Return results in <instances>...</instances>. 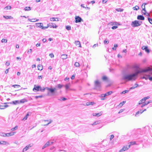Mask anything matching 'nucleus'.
<instances>
[{
  "label": "nucleus",
  "mask_w": 152,
  "mask_h": 152,
  "mask_svg": "<svg viewBox=\"0 0 152 152\" xmlns=\"http://www.w3.org/2000/svg\"><path fill=\"white\" fill-rule=\"evenodd\" d=\"M152 70V69L149 67H148L145 69H136L134 73L129 74H124L122 77V80L126 81H134L137 78L138 75L142 72H147Z\"/></svg>",
  "instance_id": "f257e3e1"
},
{
  "label": "nucleus",
  "mask_w": 152,
  "mask_h": 152,
  "mask_svg": "<svg viewBox=\"0 0 152 152\" xmlns=\"http://www.w3.org/2000/svg\"><path fill=\"white\" fill-rule=\"evenodd\" d=\"M94 89L98 90H99L101 87V83L98 81L96 80L94 82Z\"/></svg>",
  "instance_id": "f03ea898"
},
{
  "label": "nucleus",
  "mask_w": 152,
  "mask_h": 152,
  "mask_svg": "<svg viewBox=\"0 0 152 152\" xmlns=\"http://www.w3.org/2000/svg\"><path fill=\"white\" fill-rule=\"evenodd\" d=\"M131 25L132 27H135L140 26V24L138 23V21L135 20L132 22Z\"/></svg>",
  "instance_id": "7ed1b4c3"
},
{
  "label": "nucleus",
  "mask_w": 152,
  "mask_h": 152,
  "mask_svg": "<svg viewBox=\"0 0 152 152\" xmlns=\"http://www.w3.org/2000/svg\"><path fill=\"white\" fill-rule=\"evenodd\" d=\"M130 148V145H128V144L127 145H125L119 150V152H122L123 151H125L128 150Z\"/></svg>",
  "instance_id": "20e7f679"
},
{
  "label": "nucleus",
  "mask_w": 152,
  "mask_h": 152,
  "mask_svg": "<svg viewBox=\"0 0 152 152\" xmlns=\"http://www.w3.org/2000/svg\"><path fill=\"white\" fill-rule=\"evenodd\" d=\"M75 22L76 23H79L83 21L82 19L79 16H76L75 17Z\"/></svg>",
  "instance_id": "39448f33"
},
{
  "label": "nucleus",
  "mask_w": 152,
  "mask_h": 152,
  "mask_svg": "<svg viewBox=\"0 0 152 152\" xmlns=\"http://www.w3.org/2000/svg\"><path fill=\"white\" fill-rule=\"evenodd\" d=\"M147 4L146 3H144L143 4L142 6V12L143 13L144 15H146V10L145 9V5Z\"/></svg>",
  "instance_id": "423d86ee"
},
{
  "label": "nucleus",
  "mask_w": 152,
  "mask_h": 152,
  "mask_svg": "<svg viewBox=\"0 0 152 152\" xmlns=\"http://www.w3.org/2000/svg\"><path fill=\"white\" fill-rule=\"evenodd\" d=\"M46 88L49 91H50L52 94L54 93L55 90H56V88H50L48 87H46Z\"/></svg>",
  "instance_id": "0eeeda50"
},
{
  "label": "nucleus",
  "mask_w": 152,
  "mask_h": 152,
  "mask_svg": "<svg viewBox=\"0 0 152 152\" xmlns=\"http://www.w3.org/2000/svg\"><path fill=\"white\" fill-rule=\"evenodd\" d=\"M48 25L49 26V27L50 28H56L57 27L55 24L53 23H49L48 24Z\"/></svg>",
  "instance_id": "6e6552de"
},
{
  "label": "nucleus",
  "mask_w": 152,
  "mask_h": 152,
  "mask_svg": "<svg viewBox=\"0 0 152 152\" xmlns=\"http://www.w3.org/2000/svg\"><path fill=\"white\" fill-rule=\"evenodd\" d=\"M142 49L143 50H144L147 53H149L150 52V50L148 49V47L147 46H143L142 47Z\"/></svg>",
  "instance_id": "1a4fd4ad"
},
{
  "label": "nucleus",
  "mask_w": 152,
  "mask_h": 152,
  "mask_svg": "<svg viewBox=\"0 0 152 152\" xmlns=\"http://www.w3.org/2000/svg\"><path fill=\"white\" fill-rule=\"evenodd\" d=\"M41 88V86H36V85H34V88H33V91H39V88Z\"/></svg>",
  "instance_id": "9d476101"
},
{
  "label": "nucleus",
  "mask_w": 152,
  "mask_h": 152,
  "mask_svg": "<svg viewBox=\"0 0 152 152\" xmlns=\"http://www.w3.org/2000/svg\"><path fill=\"white\" fill-rule=\"evenodd\" d=\"M36 26L37 27H39L42 29V26H43L42 23H37L35 24Z\"/></svg>",
  "instance_id": "9b49d317"
},
{
  "label": "nucleus",
  "mask_w": 152,
  "mask_h": 152,
  "mask_svg": "<svg viewBox=\"0 0 152 152\" xmlns=\"http://www.w3.org/2000/svg\"><path fill=\"white\" fill-rule=\"evenodd\" d=\"M5 105H0V109L3 110L5 109L6 108L9 107V105L6 104V103H4Z\"/></svg>",
  "instance_id": "f8f14e48"
},
{
  "label": "nucleus",
  "mask_w": 152,
  "mask_h": 152,
  "mask_svg": "<svg viewBox=\"0 0 152 152\" xmlns=\"http://www.w3.org/2000/svg\"><path fill=\"white\" fill-rule=\"evenodd\" d=\"M102 114V112H101L98 113H94L93 114V116L99 117Z\"/></svg>",
  "instance_id": "ddd939ff"
},
{
  "label": "nucleus",
  "mask_w": 152,
  "mask_h": 152,
  "mask_svg": "<svg viewBox=\"0 0 152 152\" xmlns=\"http://www.w3.org/2000/svg\"><path fill=\"white\" fill-rule=\"evenodd\" d=\"M137 19L140 20H143L145 19L144 17L142 15H139L137 16Z\"/></svg>",
  "instance_id": "4468645a"
},
{
  "label": "nucleus",
  "mask_w": 152,
  "mask_h": 152,
  "mask_svg": "<svg viewBox=\"0 0 152 152\" xmlns=\"http://www.w3.org/2000/svg\"><path fill=\"white\" fill-rule=\"evenodd\" d=\"M75 43L77 46H78L79 47H81L80 42L79 41H75Z\"/></svg>",
  "instance_id": "2eb2a0df"
},
{
  "label": "nucleus",
  "mask_w": 152,
  "mask_h": 152,
  "mask_svg": "<svg viewBox=\"0 0 152 152\" xmlns=\"http://www.w3.org/2000/svg\"><path fill=\"white\" fill-rule=\"evenodd\" d=\"M10 104H14L16 105L18 104H20L19 100H15L13 101L12 102H10Z\"/></svg>",
  "instance_id": "dca6fc26"
},
{
  "label": "nucleus",
  "mask_w": 152,
  "mask_h": 152,
  "mask_svg": "<svg viewBox=\"0 0 152 152\" xmlns=\"http://www.w3.org/2000/svg\"><path fill=\"white\" fill-rule=\"evenodd\" d=\"M28 20L29 21L31 22H34L35 21H38L39 20L38 19H37L36 18H33L31 19L28 18Z\"/></svg>",
  "instance_id": "f3484780"
},
{
  "label": "nucleus",
  "mask_w": 152,
  "mask_h": 152,
  "mask_svg": "<svg viewBox=\"0 0 152 152\" xmlns=\"http://www.w3.org/2000/svg\"><path fill=\"white\" fill-rule=\"evenodd\" d=\"M27 100L25 98L19 100V103H23L25 102H27Z\"/></svg>",
  "instance_id": "a211bd4d"
},
{
  "label": "nucleus",
  "mask_w": 152,
  "mask_h": 152,
  "mask_svg": "<svg viewBox=\"0 0 152 152\" xmlns=\"http://www.w3.org/2000/svg\"><path fill=\"white\" fill-rule=\"evenodd\" d=\"M139 86V85L137 83H135L134 84V85L132 86V87H131L129 88L130 90H131L134 89L135 88Z\"/></svg>",
  "instance_id": "6ab92c4d"
},
{
  "label": "nucleus",
  "mask_w": 152,
  "mask_h": 152,
  "mask_svg": "<svg viewBox=\"0 0 152 152\" xmlns=\"http://www.w3.org/2000/svg\"><path fill=\"white\" fill-rule=\"evenodd\" d=\"M95 104L94 102H87L86 103V104L85 105L86 106H89L90 105H93Z\"/></svg>",
  "instance_id": "aec40b11"
},
{
  "label": "nucleus",
  "mask_w": 152,
  "mask_h": 152,
  "mask_svg": "<svg viewBox=\"0 0 152 152\" xmlns=\"http://www.w3.org/2000/svg\"><path fill=\"white\" fill-rule=\"evenodd\" d=\"M50 142H47L42 147V149H44L50 145Z\"/></svg>",
  "instance_id": "412c9836"
},
{
  "label": "nucleus",
  "mask_w": 152,
  "mask_h": 152,
  "mask_svg": "<svg viewBox=\"0 0 152 152\" xmlns=\"http://www.w3.org/2000/svg\"><path fill=\"white\" fill-rule=\"evenodd\" d=\"M67 55L66 54H64L61 55V58L63 60L66 59L67 58Z\"/></svg>",
  "instance_id": "4be33fe9"
},
{
  "label": "nucleus",
  "mask_w": 152,
  "mask_h": 152,
  "mask_svg": "<svg viewBox=\"0 0 152 152\" xmlns=\"http://www.w3.org/2000/svg\"><path fill=\"white\" fill-rule=\"evenodd\" d=\"M15 133V132H12L8 133H6V136L7 137L12 136L14 135Z\"/></svg>",
  "instance_id": "5701e85b"
},
{
  "label": "nucleus",
  "mask_w": 152,
  "mask_h": 152,
  "mask_svg": "<svg viewBox=\"0 0 152 152\" xmlns=\"http://www.w3.org/2000/svg\"><path fill=\"white\" fill-rule=\"evenodd\" d=\"M3 17L6 19H13V18L11 16H5L4 15Z\"/></svg>",
  "instance_id": "b1692460"
},
{
  "label": "nucleus",
  "mask_w": 152,
  "mask_h": 152,
  "mask_svg": "<svg viewBox=\"0 0 152 152\" xmlns=\"http://www.w3.org/2000/svg\"><path fill=\"white\" fill-rule=\"evenodd\" d=\"M112 93L113 92L112 91H109L104 94V96H108L111 95Z\"/></svg>",
  "instance_id": "393cba45"
},
{
  "label": "nucleus",
  "mask_w": 152,
  "mask_h": 152,
  "mask_svg": "<svg viewBox=\"0 0 152 152\" xmlns=\"http://www.w3.org/2000/svg\"><path fill=\"white\" fill-rule=\"evenodd\" d=\"M136 143L135 142H131L129 143H128V145H130V147L131 145H135Z\"/></svg>",
  "instance_id": "a878e982"
},
{
  "label": "nucleus",
  "mask_w": 152,
  "mask_h": 152,
  "mask_svg": "<svg viewBox=\"0 0 152 152\" xmlns=\"http://www.w3.org/2000/svg\"><path fill=\"white\" fill-rule=\"evenodd\" d=\"M145 103V102L144 101V100L143 98L139 101L138 104H140L143 103V104Z\"/></svg>",
  "instance_id": "bb28decb"
},
{
  "label": "nucleus",
  "mask_w": 152,
  "mask_h": 152,
  "mask_svg": "<svg viewBox=\"0 0 152 152\" xmlns=\"http://www.w3.org/2000/svg\"><path fill=\"white\" fill-rule=\"evenodd\" d=\"M143 78L147 80L149 79V74L148 75H145L143 77Z\"/></svg>",
  "instance_id": "cd10ccee"
},
{
  "label": "nucleus",
  "mask_w": 152,
  "mask_h": 152,
  "mask_svg": "<svg viewBox=\"0 0 152 152\" xmlns=\"http://www.w3.org/2000/svg\"><path fill=\"white\" fill-rule=\"evenodd\" d=\"M29 115V113H28L26 115V116L24 117V118L23 119V120H26L27 119V118H28V116Z\"/></svg>",
  "instance_id": "c85d7f7f"
},
{
  "label": "nucleus",
  "mask_w": 152,
  "mask_h": 152,
  "mask_svg": "<svg viewBox=\"0 0 152 152\" xmlns=\"http://www.w3.org/2000/svg\"><path fill=\"white\" fill-rule=\"evenodd\" d=\"M7 143V142L4 141H0V144L6 145Z\"/></svg>",
  "instance_id": "c756f323"
},
{
  "label": "nucleus",
  "mask_w": 152,
  "mask_h": 152,
  "mask_svg": "<svg viewBox=\"0 0 152 152\" xmlns=\"http://www.w3.org/2000/svg\"><path fill=\"white\" fill-rule=\"evenodd\" d=\"M29 146L27 145L25 148H24L23 149V151H26L29 148Z\"/></svg>",
  "instance_id": "7c9ffc66"
},
{
  "label": "nucleus",
  "mask_w": 152,
  "mask_h": 152,
  "mask_svg": "<svg viewBox=\"0 0 152 152\" xmlns=\"http://www.w3.org/2000/svg\"><path fill=\"white\" fill-rule=\"evenodd\" d=\"M139 9V6H136L135 7H133V9L134 10H137Z\"/></svg>",
  "instance_id": "2f4dec72"
},
{
  "label": "nucleus",
  "mask_w": 152,
  "mask_h": 152,
  "mask_svg": "<svg viewBox=\"0 0 152 152\" xmlns=\"http://www.w3.org/2000/svg\"><path fill=\"white\" fill-rule=\"evenodd\" d=\"M129 92V90H125V91H123L122 92H121V94H125V93H128Z\"/></svg>",
  "instance_id": "473e14b6"
},
{
  "label": "nucleus",
  "mask_w": 152,
  "mask_h": 152,
  "mask_svg": "<svg viewBox=\"0 0 152 152\" xmlns=\"http://www.w3.org/2000/svg\"><path fill=\"white\" fill-rule=\"evenodd\" d=\"M66 28L67 30H70L71 29V27L70 26H66Z\"/></svg>",
  "instance_id": "72a5a7b5"
},
{
  "label": "nucleus",
  "mask_w": 152,
  "mask_h": 152,
  "mask_svg": "<svg viewBox=\"0 0 152 152\" xmlns=\"http://www.w3.org/2000/svg\"><path fill=\"white\" fill-rule=\"evenodd\" d=\"M126 101H123L122 102H121L119 104L118 106L120 107H122L123 104L125 103Z\"/></svg>",
  "instance_id": "f704fd0d"
},
{
  "label": "nucleus",
  "mask_w": 152,
  "mask_h": 152,
  "mask_svg": "<svg viewBox=\"0 0 152 152\" xmlns=\"http://www.w3.org/2000/svg\"><path fill=\"white\" fill-rule=\"evenodd\" d=\"M18 128V126H16L15 127H14V128H12L11 129V130L13 132V131H14L15 130L17 129Z\"/></svg>",
  "instance_id": "c9c22d12"
},
{
  "label": "nucleus",
  "mask_w": 152,
  "mask_h": 152,
  "mask_svg": "<svg viewBox=\"0 0 152 152\" xmlns=\"http://www.w3.org/2000/svg\"><path fill=\"white\" fill-rule=\"evenodd\" d=\"M114 47H113L112 48V50H115L116 49V48L118 47V45L117 44H114Z\"/></svg>",
  "instance_id": "e433bc0d"
},
{
  "label": "nucleus",
  "mask_w": 152,
  "mask_h": 152,
  "mask_svg": "<svg viewBox=\"0 0 152 152\" xmlns=\"http://www.w3.org/2000/svg\"><path fill=\"white\" fill-rule=\"evenodd\" d=\"M24 10L25 11H28L31 10L30 7H26L24 8Z\"/></svg>",
  "instance_id": "4c0bfd02"
},
{
  "label": "nucleus",
  "mask_w": 152,
  "mask_h": 152,
  "mask_svg": "<svg viewBox=\"0 0 152 152\" xmlns=\"http://www.w3.org/2000/svg\"><path fill=\"white\" fill-rule=\"evenodd\" d=\"M37 68H38V69L39 70H42L43 69V68H42V67H41V65H38V66H37Z\"/></svg>",
  "instance_id": "58836bf2"
},
{
  "label": "nucleus",
  "mask_w": 152,
  "mask_h": 152,
  "mask_svg": "<svg viewBox=\"0 0 152 152\" xmlns=\"http://www.w3.org/2000/svg\"><path fill=\"white\" fill-rule=\"evenodd\" d=\"M140 112L139 111H137L135 114L134 115L135 117L138 116L140 114Z\"/></svg>",
  "instance_id": "ea45409f"
},
{
  "label": "nucleus",
  "mask_w": 152,
  "mask_h": 152,
  "mask_svg": "<svg viewBox=\"0 0 152 152\" xmlns=\"http://www.w3.org/2000/svg\"><path fill=\"white\" fill-rule=\"evenodd\" d=\"M124 10L121 8L117 9H116V10L118 12H122Z\"/></svg>",
  "instance_id": "a19ab883"
},
{
  "label": "nucleus",
  "mask_w": 152,
  "mask_h": 152,
  "mask_svg": "<svg viewBox=\"0 0 152 152\" xmlns=\"http://www.w3.org/2000/svg\"><path fill=\"white\" fill-rule=\"evenodd\" d=\"M74 65L76 67H78L79 66L80 64L79 63L77 62H76L75 63Z\"/></svg>",
  "instance_id": "79ce46f5"
},
{
  "label": "nucleus",
  "mask_w": 152,
  "mask_h": 152,
  "mask_svg": "<svg viewBox=\"0 0 152 152\" xmlns=\"http://www.w3.org/2000/svg\"><path fill=\"white\" fill-rule=\"evenodd\" d=\"M6 133H0V135L2 136L5 137L6 136Z\"/></svg>",
  "instance_id": "37998d69"
},
{
  "label": "nucleus",
  "mask_w": 152,
  "mask_h": 152,
  "mask_svg": "<svg viewBox=\"0 0 152 152\" xmlns=\"http://www.w3.org/2000/svg\"><path fill=\"white\" fill-rule=\"evenodd\" d=\"M49 27V26H48V24L46 26H43L42 28V29L44 30L46 28H47Z\"/></svg>",
  "instance_id": "c03bdc74"
},
{
  "label": "nucleus",
  "mask_w": 152,
  "mask_h": 152,
  "mask_svg": "<svg viewBox=\"0 0 152 152\" xmlns=\"http://www.w3.org/2000/svg\"><path fill=\"white\" fill-rule=\"evenodd\" d=\"M148 20L149 21V22H150V23L152 24V19L150 18H148Z\"/></svg>",
  "instance_id": "a18cd8bd"
},
{
  "label": "nucleus",
  "mask_w": 152,
  "mask_h": 152,
  "mask_svg": "<svg viewBox=\"0 0 152 152\" xmlns=\"http://www.w3.org/2000/svg\"><path fill=\"white\" fill-rule=\"evenodd\" d=\"M45 89H46V88H41H41H39V91H42V92H43V91H44L45 90Z\"/></svg>",
  "instance_id": "49530a36"
},
{
  "label": "nucleus",
  "mask_w": 152,
  "mask_h": 152,
  "mask_svg": "<svg viewBox=\"0 0 152 152\" xmlns=\"http://www.w3.org/2000/svg\"><path fill=\"white\" fill-rule=\"evenodd\" d=\"M11 7L10 6H7L5 7V9L7 10L8 9L10 10L11 9Z\"/></svg>",
  "instance_id": "de8ad7c7"
},
{
  "label": "nucleus",
  "mask_w": 152,
  "mask_h": 152,
  "mask_svg": "<svg viewBox=\"0 0 152 152\" xmlns=\"http://www.w3.org/2000/svg\"><path fill=\"white\" fill-rule=\"evenodd\" d=\"M52 121L51 120H50V121H49V122L47 124H44V125H42L43 126H47V125H48L49 124H50V123H51Z\"/></svg>",
  "instance_id": "09e8293b"
},
{
  "label": "nucleus",
  "mask_w": 152,
  "mask_h": 152,
  "mask_svg": "<svg viewBox=\"0 0 152 152\" xmlns=\"http://www.w3.org/2000/svg\"><path fill=\"white\" fill-rule=\"evenodd\" d=\"M63 86L62 85H61V84H58V88L60 89L62 88V87H63Z\"/></svg>",
  "instance_id": "8fccbe9b"
},
{
  "label": "nucleus",
  "mask_w": 152,
  "mask_h": 152,
  "mask_svg": "<svg viewBox=\"0 0 152 152\" xmlns=\"http://www.w3.org/2000/svg\"><path fill=\"white\" fill-rule=\"evenodd\" d=\"M7 42V40L5 39H2L1 40V42L2 43L5 42L6 43Z\"/></svg>",
  "instance_id": "3c124183"
},
{
  "label": "nucleus",
  "mask_w": 152,
  "mask_h": 152,
  "mask_svg": "<svg viewBox=\"0 0 152 152\" xmlns=\"http://www.w3.org/2000/svg\"><path fill=\"white\" fill-rule=\"evenodd\" d=\"M99 122V121H96L95 122H94V123H93L92 124V125H95L97 124H98V122Z\"/></svg>",
  "instance_id": "603ef678"
},
{
  "label": "nucleus",
  "mask_w": 152,
  "mask_h": 152,
  "mask_svg": "<svg viewBox=\"0 0 152 152\" xmlns=\"http://www.w3.org/2000/svg\"><path fill=\"white\" fill-rule=\"evenodd\" d=\"M104 44H107L109 43V41L108 40H107L106 39H105L104 41Z\"/></svg>",
  "instance_id": "864d4df0"
},
{
  "label": "nucleus",
  "mask_w": 152,
  "mask_h": 152,
  "mask_svg": "<svg viewBox=\"0 0 152 152\" xmlns=\"http://www.w3.org/2000/svg\"><path fill=\"white\" fill-rule=\"evenodd\" d=\"M102 79L103 80H106L107 79V77L105 76H104L102 77Z\"/></svg>",
  "instance_id": "5fc2aeb1"
},
{
  "label": "nucleus",
  "mask_w": 152,
  "mask_h": 152,
  "mask_svg": "<svg viewBox=\"0 0 152 152\" xmlns=\"http://www.w3.org/2000/svg\"><path fill=\"white\" fill-rule=\"evenodd\" d=\"M150 97L148 96L144 97V98H143V99L144 100V101L145 102L147 99H148Z\"/></svg>",
  "instance_id": "6e6d98bb"
},
{
  "label": "nucleus",
  "mask_w": 152,
  "mask_h": 152,
  "mask_svg": "<svg viewBox=\"0 0 152 152\" xmlns=\"http://www.w3.org/2000/svg\"><path fill=\"white\" fill-rule=\"evenodd\" d=\"M49 56L51 57V58H53L54 57V55L53 53H50Z\"/></svg>",
  "instance_id": "4d7b16f0"
},
{
  "label": "nucleus",
  "mask_w": 152,
  "mask_h": 152,
  "mask_svg": "<svg viewBox=\"0 0 152 152\" xmlns=\"http://www.w3.org/2000/svg\"><path fill=\"white\" fill-rule=\"evenodd\" d=\"M50 21H55V20H56V19L54 18H50Z\"/></svg>",
  "instance_id": "13d9d810"
},
{
  "label": "nucleus",
  "mask_w": 152,
  "mask_h": 152,
  "mask_svg": "<svg viewBox=\"0 0 152 152\" xmlns=\"http://www.w3.org/2000/svg\"><path fill=\"white\" fill-rule=\"evenodd\" d=\"M114 136L112 134V135H110V140H111L114 138Z\"/></svg>",
  "instance_id": "bf43d9fd"
},
{
  "label": "nucleus",
  "mask_w": 152,
  "mask_h": 152,
  "mask_svg": "<svg viewBox=\"0 0 152 152\" xmlns=\"http://www.w3.org/2000/svg\"><path fill=\"white\" fill-rule=\"evenodd\" d=\"M118 28V26H113L112 27V28L113 29H115Z\"/></svg>",
  "instance_id": "052dcab7"
},
{
  "label": "nucleus",
  "mask_w": 152,
  "mask_h": 152,
  "mask_svg": "<svg viewBox=\"0 0 152 152\" xmlns=\"http://www.w3.org/2000/svg\"><path fill=\"white\" fill-rule=\"evenodd\" d=\"M152 100H150L148 101L147 103L145 102V104H146V105H148V104L152 103Z\"/></svg>",
  "instance_id": "680f3d73"
},
{
  "label": "nucleus",
  "mask_w": 152,
  "mask_h": 152,
  "mask_svg": "<svg viewBox=\"0 0 152 152\" xmlns=\"http://www.w3.org/2000/svg\"><path fill=\"white\" fill-rule=\"evenodd\" d=\"M125 110V109H121L120 111H119V112H118V113H122L123 111H124Z\"/></svg>",
  "instance_id": "e2e57ef3"
},
{
  "label": "nucleus",
  "mask_w": 152,
  "mask_h": 152,
  "mask_svg": "<svg viewBox=\"0 0 152 152\" xmlns=\"http://www.w3.org/2000/svg\"><path fill=\"white\" fill-rule=\"evenodd\" d=\"M10 64V62L9 61H7L6 63H5V65L7 66H8Z\"/></svg>",
  "instance_id": "0e129e2a"
},
{
  "label": "nucleus",
  "mask_w": 152,
  "mask_h": 152,
  "mask_svg": "<svg viewBox=\"0 0 152 152\" xmlns=\"http://www.w3.org/2000/svg\"><path fill=\"white\" fill-rule=\"evenodd\" d=\"M12 86L14 88H15L16 86L20 87V86L18 85H14Z\"/></svg>",
  "instance_id": "69168bd1"
},
{
  "label": "nucleus",
  "mask_w": 152,
  "mask_h": 152,
  "mask_svg": "<svg viewBox=\"0 0 152 152\" xmlns=\"http://www.w3.org/2000/svg\"><path fill=\"white\" fill-rule=\"evenodd\" d=\"M150 74H149V79L151 80L152 81V76L151 77H150Z\"/></svg>",
  "instance_id": "338daca9"
},
{
  "label": "nucleus",
  "mask_w": 152,
  "mask_h": 152,
  "mask_svg": "<svg viewBox=\"0 0 152 152\" xmlns=\"http://www.w3.org/2000/svg\"><path fill=\"white\" fill-rule=\"evenodd\" d=\"M142 104L141 106V107H144L146 105V104H145V103H144L143 104V103Z\"/></svg>",
  "instance_id": "774afa93"
}]
</instances>
